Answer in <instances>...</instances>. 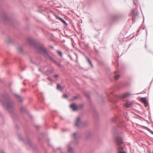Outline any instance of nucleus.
<instances>
[{"label":"nucleus","mask_w":153,"mask_h":153,"mask_svg":"<svg viewBox=\"0 0 153 153\" xmlns=\"http://www.w3.org/2000/svg\"><path fill=\"white\" fill-rule=\"evenodd\" d=\"M87 125V123L83 122L80 117H78L76 119L75 123V126L78 128H80L82 127L86 126Z\"/></svg>","instance_id":"nucleus-9"},{"label":"nucleus","mask_w":153,"mask_h":153,"mask_svg":"<svg viewBox=\"0 0 153 153\" xmlns=\"http://www.w3.org/2000/svg\"><path fill=\"white\" fill-rule=\"evenodd\" d=\"M7 59H4V62L6 63V64H7L8 63V62L7 61Z\"/></svg>","instance_id":"nucleus-34"},{"label":"nucleus","mask_w":153,"mask_h":153,"mask_svg":"<svg viewBox=\"0 0 153 153\" xmlns=\"http://www.w3.org/2000/svg\"><path fill=\"white\" fill-rule=\"evenodd\" d=\"M19 127V126L18 125H16V126H15V128H16L18 129Z\"/></svg>","instance_id":"nucleus-39"},{"label":"nucleus","mask_w":153,"mask_h":153,"mask_svg":"<svg viewBox=\"0 0 153 153\" xmlns=\"http://www.w3.org/2000/svg\"><path fill=\"white\" fill-rule=\"evenodd\" d=\"M108 100L112 103H114L118 101L119 99H125L132 94L130 92L120 94L119 95L114 94L112 91H108L106 93Z\"/></svg>","instance_id":"nucleus-2"},{"label":"nucleus","mask_w":153,"mask_h":153,"mask_svg":"<svg viewBox=\"0 0 153 153\" xmlns=\"http://www.w3.org/2000/svg\"><path fill=\"white\" fill-rule=\"evenodd\" d=\"M49 58L50 60L53 61L57 65L59 66H61V65H60V64L59 63H58L56 61L54 60L51 56H49Z\"/></svg>","instance_id":"nucleus-20"},{"label":"nucleus","mask_w":153,"mask_h":153,"mask_svg":"<svg viewBox=\"0 0 153 153\" xmlns=\"http://www.w3.org/2000/svg\"><path fill=\"white\" fill-rule=\"evenodd\" d=\"M133 103L134 102L132 101L127 102L124 104V106L127 108H131L132 107Z\"/></svg>","instance_id":"nucleus-14"},{"label":"nucleus","mask_w":153,"mask_h":153,"mask_svg":"<svg viewBox=\"0 0 153 153\" xmlns=\"http://www.w3.org/2000/svg\"><path fill=\"white\" fill-rule=\"evenodd\" d=\"M53 127L54 128H56V127L55 126H53Z\"/></svg>","instance_id":"nucleus-48"},{"label":"nucleus","mask_w":153,"mask_h":153,"mask_svg":"<svg viewBox=\"0 0 153 153\" xmlns=\"http://www.w3.org/2000/svg\"><path fill=\"white\" fill-rule=\"evenodd\" d=\"M57 89L58 90H60V91H62V90L61 89V87L60 85L59 84L57 85Z\"/></svg>","instance_id":"nucleus-25"},{"label":"nucleus","mask_w":153,"mask_h":153,"mask_svg":"<svg viewBox=\"0 0 153 153\" xmlns=\"http://www.w3.org/2000/svg\"><path fill=\"white\" fill-rule=\"evenodd\" d=\"M0 102L2 103L4 108L11 114L14 120L18 118V115L14 110V102L8 93L5 92L2 95L0 98Z\"/></svg>","instance_id":"nucleus-1"},{"label":"nucleus","mask_w":153,"mask_h":153,"mask_svg":"<svg viewBox=\"0 0 153 153\" xmlns=\"http://www.w3.org/2000/svg\"><path fill=\"white\" fill-rule=\"evenodd\" d=\"M127 84L125 83H122L120 84L118 86L119 88H122L123 87H126Z\"/></svg>","instance_id":"nucleus-21"},{"label":"nucleus","mask_w":153,"mask_h":153,"mask_svg":"<svg viewBox=\"0 0 153 153\" xmlns=\"http://www.w3.org/2000/svg\"><path fill=\"white\" fill-rule=\"evenodd\" d=\"M77 109H81L83 107V105L82 104H79L77 106Z\"/></svg>","instance_id":"nucleus-24"},{"label":"nucleus","mask_w":153,"mask_h":153,"mask_svg":"<svg viewBox=\"0 0 153 153\" xmlns=\"http://www.w3.org/2000/svg\"><path fill=\"white\" fill-rule=\"evenodd\" d=\"M59 149H60V148H58Z\"/></svg>","instance_id":"nucleus-54"},{"label":"nucleus","mask_w":153,"mask_h":153,"mask_svg":"<svg viewBox=\"0 0 153 153\" xmlns=\"http://www.w3.org/2000/svg\"><path fill=\"white\" fill-rule=\"evenodd\" d=\"M145 47L146 48V45H145Z\"/></svg>","instance_id":"nucleus-51"},{"label":"nucleus","mask_w":153,"mask_h":153,"mask_svg":"<svg viewBox=\"0 0 153 153\" xmlns=\"http://www.w3.org/2000/svg\"><path fill=\"white\" fill-rule=\"evenodd\" d=\"M63 97L65 98H67L68 97V96L66 94H64L63 95Z\"/></svg>","instance_id":"nucleus-37"},{"label":"nucleus","mask_w":153,"mask_h":153,"mask_svg":"<svg viewBox=\"0 0 153 153\" xmlns=\"http://www.w3.org/2000/svg\"><path fill=\"white\" fill-rule=\"evenodd\" d=\"M6 42L9 44L12 43L13 42V38L10 36H8L6 40Z\"/></svg>","instance_id":"nucleus-18"},{"label":"nucleus","mask_w":153,"mask_h":153,"mask_svg":"<svg viewBox=\"0 0 153 153\" xmlns=\"http://www.w3.org/2000/svg\"><path fill=\"white\" fill-rule=\"evenodd\" d=\"M146 129L148 130L149 132L151 134H152L153 133V131H152L151 129H150L149 128L147 127H146Z\"/></svg>","instance_id":"nucleus-29"},{"label":"nucleus","mask_w":153,"mask_h":153,"mask_svg":"<svg viewBox=\"0 0 153 153\" xmlns=\"http://www.w3.org/2000/svg\"><path fill=\"white\" fill-rule=\"evenodd\" d=\"M10 90L12 94L15 96L17 100L20 103L21 106L19 107V109L21 112L22 113L29 114V111L26 108L22 105L23 103L24 98L18 94L14 93L11 88H10Z\"/></svg>","instance_id":"nucleus-4"},{"label":"nucleus","mask_w":153,"mask_h":153,"mask_svg":"<svg viewBox=\"0 0 153 153\" xmlns=\"http://www.w3.org/2000/svg\"><path fill=\"white\" fill-rule=\"evenodd\" d=\"M133 1L134 4V5H135L136 4V2L137 1L136 0H133Z\"/></svg>","instance_id":"nucleus-36"},{"label":"nucleus","mask_w":153,"mask_h":153,"mask_svg":"<svg viewBox=\"0 0 153 153\" xmlns=\"http://www.w3.org/2000/svg\"><path fill=\"white\" fill-rule=\"evenodd\" d=\"M93 109H94V110H95L94 108H93Z\"/></svg>","instance_id":"nucleus-55"},{"label":"nucleus","mask_w":153,"mask_h":153,"mask_svg":"<svg viewBox=\"0 0 153 153\" xmlns=\"http://www.w3.org/2000/svg\"><path fill=\"white\" fill-rule=\"evenodd\" d=\"M42 135L43 137H44L45 135L47 136V134H45V133L43 132L42 133Z\"/></svg>","instance_id":"nucleus-38"},{"label":"nucleus","mask_w":153,"mask_h":153,"mask_svg":"<svg viewBox=\"0 0 153 153\" xmlns=\"http://www.w3.org/2000/svg\"><path fill=\"white\" fill-rule=\"evenodd\" d=\"M120 76L119 75L117 74L114 76V78L115 80H117L120 77Z\"/></svg>","instance_id":"nucleus-27"},{"label":"nucleus","mask_w":153,"mask_h":153,"mask_svg":"<svg viewBox=\"0 0 153 153\" xmlns=\"http://www.w3.org/2000/svg\"><path fill=\"white\" fill-rule=\"evenodd\" d=\"M39 97H41V98H42V97H41V96H42V95H41V96H40V95H39Z\"/></svg>","instance_id":"nucleus-49"},{"label":"nucleus","mask_w":153,"mask_h":153,"mask_svg":"<svg viewBox=\"0 0 153 153\" xmlns=\"http://www.w3.org/2000/svg\"><path fill=\"white\" fill-rule=\"evenodd\" d=\"M91 66L92 67H93V65H92V63H91V64H90Z\"/></svg>","instance_id":"nucleus-46"},{"label":"nucleus","mask_w":153,"mask_h":153,"mask_svg":"<svg viewBox=\"0 0 153 153\" xmlns=\"http://www.w3.org/2000/svg\"><path fill=\"white\" fill-rule=\"evenodd\" d=\"M152 153H153V151L152 152Z\"/></svg>","instance_id":"nucleus-57"},{"label":"nucleus","mask_w":153,"mask_h":153,"mask_svg":"<svg viewBox=\"0 0 153 153\" xmlns=\"http://www.w3.org/2000/svg\"><path fill=\"white\" fill-rule=\"evenodd\" d=\"M123 147L119 146L117 148L118 153H127L126 152L123 151Z\"/></svg>","instance_id":"nucleus-15"},{"label":"nucleus","mask_w":153,"mask_h":153,"mask_svg":"<svg viewBox=\"0 0 153 153\" xmlns=\"http://www.w3.org/2000/svg\"><path fill=\"white\" fill-rule=\"evenodd\" d=\"M18 136L19 139L20 140L23 141L30 148H32L33 149H35V147H34V146L33 145L31 142L30 139L28 136H27L25 138L22 137L20 134H18Z\"/></svg>","instance_id":"nucleus-6"},{"label":"nucleus","mask_w":153,"mask_h":153,"mask_svg":"<svg viewBox=\"0 0 153 153\" xmlns=\"http://www.w3.org/2000/svg\"><path fill=\"white\" fill-rule=\"evenodd\" d=\"M60 118L62 120H63V118L61 117H60Z\"/></svg>","instance_id":"nucleus-45"},{"label":"nucleus","mask_w":153,"mask_h":153,"mask_svg":"<svg viewBox=\"0 0 153 153\" xmlns=\"http://www.w3.org/2000/svg\"><path fill=\"white\" fill-rule=\"evenodd\" d=\"M152 134L153 135V133Z\"/></svg>","instance_id":"nucleus-56"},{"label":"nucleus","mask_w":153,"mask_h":153,"mask_svg":"<svg viewBox=\"0 0 153 153\" xmlns=\"http://www.w3.org/2000/svg\"><path fill=\"white\" fill-rule=\"evenodd\" d=\"M20 68H21V71H23L24 70L22 68V65H21L20 66Z\"/></svg>","instance_id":"nucleus-40"},{"label":"nucleus","mask_w":153,"mask_h":153,"mask_svg":"<svg viewBox=\"0 0 153 153\" xmlns=\"http://www.w3.org/2000/svg\"><path fill=\"white\" fill-rule=\"evenodd\" d=\"M86 96L88 97V98H89V96L87 94H85Z\"/></svg>","instance_id":"nucleus-43"},{"label":"nucleus","mask_w":153,"mask_h":153,"mask_svg":"<svg viewBox=\"0 0 153 153\" xmlns=\"http://www.w3.org/2000/svg\"><path fill=\"white\" fill-rule=\"evenodd\" d=\"M38 98H39V100L41 102H42V100H43V98L40 97L39 96H38Z\"/></svg>","instance_id":"nucleus-33"},{"label":"nucleus","mask_w":153,"mask_h":153,"mask_svg":"<svg viewBox=\"0 0 153 153\" xmlns=\"http://www.w3.org/2000/svg\"><path fill=\"white\" fill-rule=\"evenodd\" d=\"M54 76V78H56L58 77V76L57 75H55Z\"/></svg>","instance_id":"nucleus-42"},{"label":"nucleus","mask_w":153,"mask_h":153,"mask_svg":"<svg viewBox=\"0 0 153 153\" xmlns=\"http://www.w3.org/2000/svg\"><path fill=\"white\" fill-rule=\"evenodd\" d=\"M146 35H147V30H146Z\"/></svg>","instance_id":"nucleus-50"},{"label":"nucleus","mask_w":153,"mask_h":153,"mask_svg":"<svg viewBox=\"0 0 153 153\" xmlns=\"http://www.w3.org/2000/svg\"><path fill=\"white\" fill-rule=\"evenodd\" d=\"M55 16L57 19H59L63 24L66 25H68V24L66 23L65 21L64 20H63L62 18L59 17L58 16H57L56 15H55Z\"/></svg>","instance_id":"nucleus-19"},{"label":"nucleus","mask_w":153,"mask_h":153,"mask_svg":"<svg viewBox=\"0 0 153 153\" xmlns=\"http://www.w3.org/2000/svg\"><path fill=\"white\" fill-rule=\"evenodd\" d=\"M57 52L61 56V57H62V53L61 52L57 51Z\"/></svg>","instance_id":"nucleus-31"},{"label":"nucleus","mask_w":153,"mask_h":153,"mask_svg":"<svg viewBox=\"0 0 153 153\" xmlns=\"http://www.w3.org/2000/svg\"><path fill=\"white\" fill-rule=\"evenodd\" d=\"M39 71H42L43 73L47 76H48L49 75L51 74L53 72V70L52 69L51 70H48L46 71H45L44 70H42L41 68H39Z\"/></svg>","instance_id":"nucleus-13"},{"label":"nucleus","mask_w":153,"mask_h":153,"mask_svg":"<svg viewBox=\"0 0 153 153\" xmlns=\"http://www.w3.org/2000/svg\"><path fill=\"white\" fill-rule=\"evenodd\" d=\"M62 130L63 131H66L67 130L66 129H62Z\"/></svg>","instance_id":"nucleus-44"},{"label":"nucleus","mask_w":153,"mask_h":153,"mask_svg":"<svg viewBox=\"0 0 153 153\" xmlns=\"http://www.w3.org/2000/svg\"><path fill=\"white\" fill-rule=\"evenodd\" d=\"M132 21L134 23L135 22V19L138 16V13L133 9L132 11Z\"/></svg>","instance_id":"nucleus-12"},{"label":"nucleus","mask_w":153,"mask_h":153,"mask_svg":"<svg viewBox=\"0 0 153 153\" xmlns=\"http://www.w3.org/2000/svg\"><path fill=\"white\" fill-rule=\"evenodd\" d=\"M31 62L32 63H33V62L32 61H31Z\"/></svg>","instance_id":"nucleus-53"},{"label":"nucleus","mask_w":153,"mask_h":153,"mask_svg":"<svg viewBox=\"0 0 153 153\" xmlns=\"http://www.w3.org/2000/svg\"><path fill=\"white\" fill-rule=\"evenodd\" d=\"M121 17V15L120 14H117L113 15L111 18V20L113 22H117Z\"/></svg>","instance_id":"nucleus-11"},{"label":"nucleus","mask_w":153,"mask_h":153,"mask_svg":"<svg viewBox=\"0 0 153 153\" xmlns=\"http://www.w3.org/2000/svg\"><path fill=\"white\" fill-rule=\"evenodd\" d=\"M114 138L118 145H120L123 143L122 138V135L117 130H115L113 133Z\"/></svg>","instance_id":"nucleus-7"},{"label":"nucleus","mask_w":153,"mask_h":153,"mask_svg":"<svg viewBox=\"0 0 153 153\" xmlns=\"http://www.w3.org/2000/svg\"><path fill=\"white\" fill-rule=\"evenodd\" d=\"M140 100L145 104L147 103V101L146 98L144 97H141L140 98Z\"/></svg>","instance_id":"nucleus-22"},{"label":"nucleus","mask_w":153,"mask_h":153,"mask_svg":"<svg viewBox=\"0 0 153 153\" xmlns=\"http://www.w3.org/2000/svg\"><path fill=\"white\" fill-rule=\"evenodd\" d=\"M68 151L70 153H73V149L70 147H68Z\"/></svg>","instance_id":"nucleus-23"},{"label":"nucleus","mask_w":153,"mask_h":153,"mask_svg":"<svg viewBox=\"0 0 153 153\" xmlns=\"http://www.w3.org/2000/svg\"><path fill=\"white\" fill-rule=\"evenodd\" d=\"M91 132H89L86 135V137L87 138H88L90 136H91Z\"/></svg>","instance_id":"nucleus-28"},{"label":"nucleus","mask_w":153,"mask_h":153,"mask_svg":"<svg viewBox=\"0 0 153 153\" xmlns=\"http://www.w3.org/2000/svg\"><path fill=\"white\" fill-rule=\"evenodd\" d=\"M79 97H80V96L79 95H78V96H74L73 97L72 100H75L76 99H77V98H78Z\"/></svg>","instance_id":"nucleus-26"},{"label":"nucleus","mask_w":153,"mask_h":153,"mask_svg":"<svg viewBox=\"0 0 153 153\" xmlns=\"http://www.w3.org/2000/svg\"><path fill=\"white\" fill-rule=\"evenodd\" d=\"M43 80L45 81V79H43Z\"/></svg>","instance_id":"nucleus-52"},{"label":"nucleus","mask_w":153,"mask_h":153,"mask_svg":"<svg viewBox=\"0 0 153 153\" xmlns=\"http://www.w3.org/2000/svg\"><path fill=\"white\" fill-rule=\"evenodd\" d=\"M127 116V115L126 114H125L124 116L123 117H122L121 115L120 116H117L113 118L112 121L113 122H120V124L118 125L119 127H121L122 126H125L124 123H122L121 120L124 118L126 117Z\"/></svg>","instance_id":"nucleus-8"},{"label":"nucleus","mask_w":153,"mask_h":153,"mask_svg":"<svg viewBox=\"0 0 153 153\" xmlns=\"http://www.w3.org/2000/svg\"><path fill=\"white\" fill-rule=\"evenodd\" d=\"M47 79H48V80L50 81L51 82H52V78L50 77H48V78H47Z\"/></svg>","instance_id":"nucleus-32"},{"label":"nucleus","mask_w":153,"mask_h":153,"mask_svg":"<svg viewBox=\"0 0 153 153\" xmlns=\"http://www.w3.org/2000/svg\"><path fill=\"white\" fill-rule=\"evenodd\" d=\"M1 18L5 23H8L11 25L14 24L16 22L15 20L8 16L5 12H3L2 13L1 16Z\"/></svg>","instance_id":"nucleus-5"},{"label":"nucleus","mask_w":153,"mask_h":153,"mask_svg":"<svg viewBox=\"0 0 153 153\" xmlns=\"http://www.w3.org/2000/svg\"><path fill=\"white\" fill-rule=\"evenodd\" d=\"M85 57L87 59V61H88V62L89 63V64H91L92 63L91 62V61L89 60V59L85 56Z\"/></svg>","instance_id":"nucleus-30"},{"label":"nucleus","mask_w":153,"mask_h":153,"mask_svg":"<svg viewBox=\"0 0 153 153\" xmlns=\"http://www.w3.org/2000/svg\"><path fill=\"white\" fill-rule=\"evenodd\" d=\"M27 41L30 46L35 48L39 53L43 54L45 58H49L50 56L44 45L36 43L31 38L28 39Z\"/></svg>","instance_id":"nucleus-3"},{"label":"nucleus","mask_w":153,"mask_h":153,"mask_svg":"<svg viewBox=\"0 0 153 153\" xmlns=\"http://www.w3.org/2000/svg\"><path fill=\"white\" fill-rule=\"evenodd\" d=\"M38 139L39 141L40 140V139L39 137H38Z\"/></svg>","instance_id":"nucleus-47"},{"label":"nucleus","mask_w":153,"mask_h":153,"mask_svg":"<svg viewBox=\"0 0 153 153\" xmlns=\"http://www.w3.org/2000/svg\"><path fill=\"white\" fill-rule=\"evenodd\" d=\"M70 106L74 111H76L77 110V106L74 103L71 104L70 105Z\"/></svg>","instance_id":"nucleus-16"},{"label":"nucleus","mask_w":153,"mask_h":153,"mask_svg":"<svg viewBox=\"0 0 153 153\" xmlns=\"http://www.w3.org/2000/svg\"><path fill=\"white\" fill-rule=\"evenodd\" d=\"M17 49L19 53L23 54L24 53L22 47L20 45H19L17 47Z\"/></svg>","instance_id":"nucleus-17"},{"label":"nucleus","mask_w":153,"mask_h":153,"mask_svg":"<svg viewBox=\"0 0 153 153\" xmlns=\"http://www.w3.org/2000/svg\"><path fill=\"white\" fill-rule=\"evenodd\" d=\"M35 127L37 129H39L40 127V126L39 125L36 126Z\"/></svg>","instance_id":"nucleus-35"},{"label":"nucleus","mask_w":153,"mask_h":153,"mask_svg":"<svg viewBox=\"0 0 153 153\" xmlns=\"http://www.w3.org/2000/svg\"><path fill=\"white\" fill-rule=\"evenodd\" d=\"M0 153H5V152L3 150H1L0 151Z\"/></svg>","instance_id":"nucleus-41"},{"label":"nucleus","mask_w":153,"mask_h":153,"mask_svg":"<svg viewBox=\"0 0 153 153\" xmlns=\"http://www.w3.org/2000/svg\"><path fill=\"white\" fill-rule=\"evenodd\" d=\"M72 138L73 139V143L76 145L79 143V141L78 139L80 138V136L78 133H74L71 136Z\"/></svg>","instance_id":"nucleus-10"}]
</instances>
